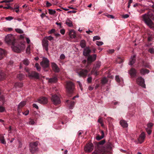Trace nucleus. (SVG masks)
I'll return each instance as SVG.
<instances>
[{"label":"nucleus","mask_w":154,"mask_h":154,"mask_svg":"<svg viewBox=\"0 0 154 154\" xmlns=\"http://www.w3.org/2000/svg\"><path fill=\"white\" fill-rule=\"evenodd\" d=\"M5 41L8 44L12 45L11 48L15 52L19 53L25 48L24 45L18 44L15 42L14 36L11 34H9L6 35Z\"/></svg>","instance_id":"1"},{"label":"nucleus","mask_w":154,"mask_h":154,"mask_svg":"<svg viewBox=\"0 0 154 154\" xmlns=\"http://www.w3.org/2000/svg\"><path fill=\"white\" fill-rule=\"evenodd\" d=\"M142 20L150 28L154 29V23L152 20H154V15L152 13H148L142 16Z\"/></svg>","instance_id":"2"},{"label":"nucleus","mask_w":154,"mask_h":154,"mask_svg":"<svg viewBox=\"0 0 154 154\" xmlns=\"http://www.w3.org/2000/svg\"><path fill=\"white\" fill-rule=\"evenodd\" d=\"M26 72L27 73L28 76L30 79L34 78L38 79L39 78V74L36 72L33 71L30 72L29 70L27 68L25 69Z\"/></svg>","instance_id":"3"},{"label":"nucleus","mask_w":154,"mask_h":154,"mask_svg":"<svg viewBox=\"0 0 154 154\" xmlns=\"http://www.w3.org/2000/svg\"><path fill=\"white\" fill-rule=\"evenodd\" d=\"M113 147V144L110 142L106 143L102 149V152L104 154H106L112 150Z\"/></svg>","instance_id":"4"},{"label":"nucleus","mask_w":154,"mask_h":154,"mask_svg":"<svg viewBox=\"0 0 154 154\" xmlns=\"http://www.w3.org/2000/svg\"><path fill=\"white\" fill-rule=\"evenodd\" d=\"M39 142L36 141L33 143H31L29 144V149L30 152L32 153H34L38 150L37 146Z\"/></svg>","instance_id":"5"},{"label":"nucleus","mask_w":154,"mask_h":154,"mask_svg":"<svg viewBox=\"0 0 154 154\" xmlns=\"http://www.w3.org/2000/svg\"><path fill=\"white\" fill-rule=\"evenodd\" d=\"M51 100L53 103L55 105L60 104L61 103L60 97L56 94H51Z\"/></svg>","instance_id":"6"},{"label":"nucleus","mask_w":154,"mask_h":154,"mask_svg":"<svg viewBox=\"0 0 154 154\" xmlns=\"http://www.w3.org/2000/svg\"><path fill=\"white\" fill-rule=\"evenodd\" d=\"M74 89V84L71 82H67L66 84V90L67 92L69 94L72 93Z\"/></svg>","instance_id":"7"},{"label":"nucleus","mask_w":154,"mask_h":154,"mask_svg":"<svg viewBox=\"0 0 154 154\" xmlns=\"http://www.w3.org/2000/svg\"><path fill=\"white\" fill-rule=\"evenodd\" d=\"M101 65V63L100 61H97L96 62V64L94 65V67L91 71V73H93L94 72V74L97 75H98L97 70L98 69Z\"/></svg>","instance_id":"8"},{"label":"nucleus","mask_w":154,"mask_h":154,"mask_svg":"<svg viewBox=\"0 0 154 154\" xmlns=\"http://www.w3.org/2000/svg\"><path fill=\"white\" fill-rule=\"evenodd\" d=\"M41 65L44 68L48 67L49 66V60L47 58L44 57L40 63Z\"/></svg>","instance_id":"9"},{"label":"nucleus","mask_w":154,"mask_h":154,"mask_svg":"<svg viewBox=\"0 0 154 154\" xmlns=\"http://www.w3.org/2000/svg\"><path fill=\"white\" fill-rule=\"evenodd\" d=\"M136 82L139 85L143 88H146L144 79L141 77H138L136 79Z\"/></svg>","instance_id":"10"},{"label":"nucleus","mask_w":154,"mask_h":154,"mask_svg":"<svg viewBox=\"0 0 154 154\" xmlns=\"http://www.w3.org/2000/svg\"><path fill=\"white\" fill-rule=\"evenodd\" d=\"M44 38L43 39L42 42V44L44 49H45L46 51H48V46L49 45L48 41L45 40Z\"/></svg>","instance_id":"11"},{"label":"nucleus","mask_w":154,"mask_h":154,"mask_svg":"<svg viewBox=\"0 0 154 154\" xmlns=\"http://www.w3.org/2000/svg\"><path fill=\"white\" fill-rule=\"evenodd\" d=\"M93 149V144L88 143L85 146L84 149L86 152H88L92 151Z\"/></svg>","instance_id":"12"},{"label":"nucleus","mask_w":154,"mask_h":154,"mask_svg":"<svg viewBox=\"0 0 154 154\" xmlns=\"http://www.w3.org/2000/svg\"><path fill=\"white\" fill-rule=\"evenodd\" d=\"M37 102L41 104H45L47 103L48 100L47 98L42 97L38 99Z\"/></svg>","instance_id":"13"},{"label":"nucleus","mask_w":154,"mask_h":154,"mask_svg":"<svg viewBox=\"0 0 154 154\" xmlns=\"http://www.w3.org/2000/svg\"><path fill=\"white\" fill-rule=\"evenodd\" d=\"M97 55L94 54L92 55L88 56V63H91V62L94 61L96 59Z\"/></svg>","instance_id":"14"},{"label":"nucleus","mask_w":154,"mask_h":154,"mask_svg":"<svg viewBox=\"0 0 154 154\" xmlns=\"http://www.w3.org/2000/svg\"><path fill=\"white\" fill-rule=\"evenodd\" d=\"M88 72V71L87 70L82 69L79 73L78 72V73L80 76L86 77L87 75Z\"/></svg>","instance_id":"15"},{"label":"nucleus","mask_w":154,"mask_h":154,"mask_svg":"<svg viewBox=\"0 0 154 154\" xmlns=\"http://www.w3.org/2000/svg\"><path fill=\"white\" fill-rule=\"evenodd\" d=\"M145 138V134L143 132H142L138 138V141L139 143H141L143 142Z\"/></svg>","instance_id":"16"},{"label":"nucleus","mask_w":154,"mask_h":154,"mask_svg":"<svg viewBox=\"0 0 154 154\" xmlns=\"http://www.w3.org/2000/svg\"><path fill=\"white\" fill-rule=\"evenodd\" d=\"M136 55L135 54L131 56L129 63V65H132L135 63L136 60Z\"/></svg>","instance_id":"17"},{"label":"nucleus","mask_w":154,"mask_h":154,"mask_svg":"<svg viewBox=\"0 0 154 154\" xmlns=\"http://www.w3.org/2000/svg\"><path fill=\"white\" fill-rule=\"evenodd\" d=\"M91 52V50L88 47L84 49L83 51V55L85 56H88Z\"/></svg>","instance_id":"18"},{"label":"nucleus","mask_w":154,"mask_h":154,"mask_svg":"<svg viewBox=\"0 0 154 154\" xmlns=\"http://www.w3.org/2000/svg\"><path fill=\"white\" fill-rule=\"evenodd\" d=\"M129 73L132 77H134L136 75L137 72L136 70L134 68H132L131 69L129 72Z\"/></svg>","instance_id":"19"},{"label":"nucleus","mask_w":154,"mask_h":154,"mask_svg":"<svg viewBox=\"0 0 154 154\" xmlns=\"http://www.w3.org/2000/svg\"><path fill=\"white\" fill-rule=\"evenodd\" d=\"M69 35L71 38H74L76 37V33L74 30L72 29L69 31Z\"/></svg>","instance_id":"20"},{"label":"nucleus","mask_w":154,"mask_h":154,"mask_svg":"<svg viewBox=\"0 0 154 154\" xmlns=\"http://www.w3.org/2000/svg\"><path fill=\"white\" fill-rule=\"evenodd\" d=\"M51 66L53 70L55 72H58L59 69L58 66L55 63H53L51 64Z\"/></svg>","instance_id":"21"},{"label":"nucleus","mask_w":154,"mask_h":154,"mask_svg":"<svg viewBox=\"0 0 154 154\" xmlns=\"http://www.w3.org/2000/svg\"><path fill=\"white\" fill-rule=\"evenodd\" d=\"M115 79L116 82L121 85L123 83V80L122 78L120 77L118 75H116Z\"/></svg>","instance_id":"22"},{"label":"nucleus","mask_w":154,"mask_h":154,"mask_svg":"<svg viewBox=\"0 0 154 154\" xmlns=\"http://www.w3.org/2000/svg\"><path fill=\"white\" fill-rule=\"evenodd\" d=\"M120 124L124 128L128 127V125L127 122L124 120H121L120 122Z\"/></svg>","instance_id":"23"},{"label":"nucleus","mask_w":154,"mask_h":154,"mask_svg":"<svg viewBox=\"0 0 154 154\" xmlns=\"http://www.w3.org/2000/svg\"><path fill=\"white\" fill-rule=\"evenodd\" d=\"M66 102L68 104V106L69 108L71 109H73L75 104V103L73 101H71L70 102L69 100H67Z\"/></svg>","instance_id":"24"},{"label":"nucleus","mask_w":154,"mask_h":154,"mask_svg":"<svg viewBox=\"0 0 154 154\" xmlns=\"http://www.w3.org/2000/svg\"><path fill=\"white\" fill-rule=\"evenodd\" d=\"M46 79H48V82L50 83H54L57 81V78L56 77H54L50 79L46 78Z\"/></svg>","instance_id":"25"},{"label":"nucleus","mask_w":154,"mask_h":154,"mask_svg":"<svg viewBox=\"0 0 154 154\" xmlns=\"http://www.w3.org/2000/svg\"><path fill=\"white\" fill-rule=\"evenodd\" d=\"M0 141L1 143L5 144L6 142L5 141L4 136L2 134L0 135Z\"/></svg>","instance_id":"26"},{"label":"nucleus","mask_w":154,"mask_h":154,"mask_svg":"<svg viewBox=\"0 0 154 154\" xmlns=\"http://www.w3.org/2000/svg\"><path fill=\"white\" fill-rule=\"evenodd\" d=\"M65 23L69 27H72L73 26L72 21L68 19L66 20Z\"/></svg>","instance_id":"27"},{"label":"nucleus","mask_w":154,"mask_h":154,"mask_svg":"<svg viewBox=\"0 0 154 154\" xmlns=\"http://www.w3.org/2000/svg\"><path fill=\"white\" fill-rule=\"evenodd\" d=\"M5 51L4 50L0 48V60L2 59L5 55Z\"/></svg>","instance_id":"28"},{"label":"nucleus","mask_w":154,"mask_h":154,"mask_svg":"<svg viewBox=\"0 0 154 154\" xmlns=\"http://www.w3.org/2000/svg\"><path fill=\"white\" fill-rule=\"evenodd\" d=\"M149 72L148 70L146 69H142L140 71V73L142 75H144L147 74Z\"/></svg>","instance_id":"29"},{"label":"nucleus","mask_w":154,"mask_h":154,"mask_svg":"<svg viewBox=\"0 0 154 154\" xmlns=\"http://www.w3.org/2000/svg\"><path fill=\"white\" fill-rule=\"evenodd\" d=\"M105 143V140H102L98 142L97 144V146L98 147H99L100 146H102V145H103Z\"/></svg>","instance_id":"30"},{"label":"nucleus","mask_w":154,"mask_h":154,"mask_svg":"<svg viewBox=\"0 0 154 154\" xmlns=\"http://www.w3.org/2000/svg\"><path fill=\"white\" fill-rule=\"evenodd\" d=\"M26 101H23L22 102H21L19 103L18 106V109H20V108L23 107L24 106H25L26 105Z\"/></svg>","instance_id":"31"},{"label":"nucleus","mask_w":154,"mask_h":154,"mask_svg":"<svg viewBox=\"0 0 154 154\" xmlns=\"http://www.w3.org/2000/svg\"><path fill=\"white\" fill-rule=\"evenodd\" d=\"M80 45L82 48H84L86 46V42L84 40H82L80 42Z\"/></svg>","instance_id":"32"},{"label":"nucleus","mask_w":154,"mask_h":154,"mask_svg":"<svg viewBox=\"0 0 154 154\" xmlns=\"http://www.w3.org/2000/svg\"><path fill=\"white\" fill-rule=\"evenodd\" d=\"M5 77V75L4 73L0 72V81L4 79Z\"/></svg>","instance_id":"33"},{"label":"nucleus","mask_w":154,"mask_h":154,"mask_svg":"<svg viewBox=\"0 0 154 154\" xmlns=\"http://www.w3.org/2000/svg\"><path fill=\"white\" fill-rule=\"evenodd\" d=\"M44 38L45 39H46L45 40H46L48 41V40L50 41H51L52 40H54V38L51 36H45Z\"/></svg>","instance_id":"34"},{"label":"nucleus","mask_w":154,"mask_h":154,"mask_svg":"<svg viewBox=\"0 0 154 154\" xmlns=\"http://www.w3.org/2000/svg\"><path fill=\"white\" fill-rule=\"evenodd\" d=\"M14 86L16 87H18L20 88L23 86V84L21 82H18L16 83L15 84Z\"/></svg>","instance_id":"35"},{"label":"nucleus","mask_w":154,"mask_h":154,"mask_svg":"<svg viewBox=\"0 0 154 154\" xmlns=\"http://www.w3.org/2000/svg\"><path fill=\"white\" fill-rule=\"evenodd\" d=\"M116 62L118 63H121L123 62V60L122 58L118 57L116 59Z\"/></svg>","instance_id":"36"},{"label":"nucleus","mask_w":154,"mask_h":154,"mask_svg":"<svg viewBox=\"0 0 154 154\" xmlns=\"http://www.w3.org/2000/svg\"><path fill=\"white\" fill-rule=\"evenodd\" d=\"M24 77V75L22 73H20L17 75V77L19 79H22Z\"/></svg>","instance_id":"37"},{"label":"nucleus","mask_w":154,"mask_h":154,"mask_svg":"<svg viewBox=\"0 0 154 154\" xmlns=\"http://www.w3.org/2000/svg\"><path fill=\"white\" fill-rule=\"evenodd\" d=\"M29 63V61L27 59H25L23 61V64L26 66L28 65Z\"/></svg>","instance_id":"38"},{"label":"nucleus","mask_w":154,"mask_h":154,"mask_svg":"<svg viewBox=\"0 0 154 154\" xmlns=\"http://www.w3.org/2000/svg\"><path fill=\"white\" fill-rule=\"evenodd\" d=\"M146 131L147 132L148 134L149 135H150L151 134L152 132V130L151 128H146Z\"/></svg>","instance_id":"39"},{"label":"nucleus","mask_w":154,"mask_h":154,"mask_svg":"<svg viewBox=\"0 0 154 154\" xmlns=\"http://www.w3.org/2000/svg\"><path fill=\"white\" fill-rule=\"evenodd\" d=\"M48 11L49 13L51 15L54 14L56 13V11L55 10H53L51 9H49Z\"/></svg>","instance_id":"40"},{"label":"nucleus","mask_w":154,"mask_h":154,"mask_svg":"<svg viewBox=\"0 0 154 154\" xmlns=\"http://www.w3.org/2000/svg\"><path fill=\"white\" fill-rule=\"evenodd\" d=\"M104 137L103 136L98 135L96 137V139L97 140H100L102 139Z\"/></svg>","instance_id":"41"},{"label":"nucleus","mask_w":154,"mask_h":154,"mask_svg":"<svg viewBox=\"0 0 154 154\" xmlns=\"http://www.w3.org/2000/svg\"><path fill=\"white\" fill-rule=\"evenodd\" d=\"M35 67L36 68L37 70L39 71L40 70L41 68L38 63H36L35 64Z\"/></svg>","instance_id":"42"},{"label":"nucleus","mask_w":154,"mask_h":154,"mask_svg":"<svg viewBox=\"0 0 154 154\" xmlns=\"http://www.w3.org/2000/svg\"><path fill=\"white\" fill-rule=\"evenodd\" d=\"M107 82V79L106 78H103L101 82L102 84H105Z\"/></svg>","instance_id":"43"},{"label":"nucleus","mask_w":154,"mask_h":154,"mask_svg":"<svg viewBox=\"0 0 154 154\" xmlns=\"http://www.w3.org/2000/svg\"><path fill=\"white\" fill-rule=\"evenodd\" d=\"M15 30L17 32L20 34L23 33V32L22 30L20 29H16Z\"/></svg>","instance_id":"44"},{"label":"nucleus","mask_w":154,"mask_h":154,"mask_svg":"<svg viewBox=\"0 0 154 154\" xmlns=\"http://www.w3.org/2000/svg\"><path fill=\"white\" fill-rule=\"evenodd\" d=\"M148 51L152 54H154V49L153 48H149L148 50Z\"/></svg>","instance_id":"45"},{"label":"nucleus","mask_w":154,"mask_h":154,"mask_svg":"<svg viewBox=\"0 0 154 154\" xmlns=\"http://www.w3.org/2000/svg\"><path fill=\"white\" fill-rule=\"evenodd\" d=\"M100 37L98 36H96L94 37L93 38V41H94L96 40H100Z\"/></svg>","instance_id":"46"},{"label":"nucleus","mask_w":154,"mask_h":154,"mask_svg":"<svg viewBox=\"0 0 154 154\" xmlns=\"http://www.w3.org/2000/svg\"><path fill=\"white\" fill-rule=\"evenodd\" d=\"M96 44L98 46H99L103 45V43L102 42L97 41Z\"/></svg>","instance_id":"47"},{"label":"nucleus","mask_w":154,"mask_h":154,"mask_svg":"<svg viewBox=\"0 0 154 154\" xmlns=\"http://www.w3.org/2000/svg\"><path fill=\"white\" fill-rule=\"evenodd\" d=\"M30 45H29L27 47V48L26 49V51L27 53L28 54H29L30 53Z\"/></svg>","instance_id":"48"},{"label":"nucleus","mask_w":154,"mask_h":154,"mask_svg":"<svg viewBox=\"0 0 154 154\" xmlns=\"http://www.w3.org/2000/svg\"><path fill=\"white\" fill-rule=\"evenodd\" d=\"M153 124L152 123H149L147 124V128H151L153 126Z\"/></svg>","instance_id":"49"},{"label":"nucleus","mask_w":154,"mask_h":154,"mask_svg":"<svg viewBox=\"0 0 154 154\" xmlns=\"http://www.w3.org/2000/svg\"><path fill=\"white\" fill-rule=\"evenodd\" d=\"M55 30L54 29H52L51 30L48 32V33L49 34H51L54 33Z\"/></svg>","instance_id":"50"},{"label":"nucleus","mask_w":154,"mask_h":154,"mask_svg":"<svg viewBox=\"0 0 154 154\" xmlns=\"http://www.w3.org/2000/svg\"><path fill=\"white\" fill-rule=\"evenodd\" d=\"M46 6L47 7H48L52 5L51 4L49 3L48 1H46Z\"/></svg>","instance_id":"51"},{"label":"nucleus","mask_w":154,"mask_h":154,"mask_svg":"<svg viewBox=\"0 0 154 154\" xmlns=\"http://www.w3.org/2000/svg\"><path fill=\"white\" fill-rule=\"evenodd\" d=\"M92 78L91 77H88L87 79V81L88 83H91L92 82Z\"/></svg>","instance_id":"52"},{"label":"nucleus","mask_w":154,"mask_h":154,"mask_svg":"<svg viewBox=\"0 0 154 154\" xmlns=\"http://www.w3.org/2000/svg\"><path fill=\"white\" fill-rule=\"evenodd\" d=\"M35 123L34 121L32 119H30L29 122V125H33Z\"/></svg>","instance_id":"53"},{"label":"nucleus","mask_w":154,"mask_h":154,"mask_svg":"<svg viewBox=\"0 0 154 154\" xmlns=\"http://www.w3.org/2000/svg\"><path fill=\"white\" fill-rule=\"evenodd\" d=\"M13 18L9 16L8 17H6L5 18V19L7 20L10 21L12 19H13Z\"/></svg>","instance_id":"54"},{"label":"nucleus","mask_w":154,"mask_h":154,"mask_svg":"<svg viewBox=\"0 0 154 154\" xmlns=\"http://www.w3.org/2000/svg\"><path fill=\"white\" fill-rule=\"evenodd\" d=\"M106 16H107L108 18H109L111 19H114V17L112 15L107 14L106 15Z\"/></svg>","instance_id":"55"},{"label":"nucleus","mask_w":154,"mask_h":154,"mask_svg":"<svg viewBox=\"0 0 154 154\" xmlns=\"http://www.w3.org/2000/svg\"><path fill=\"white\" fill-rule=\"evenodd\" d=\"M97 122L100 124L103 122V120L101 117H100L99 118Z\"/></svg>","instance_id":"56"},{"label":"nucleus","mask_w":154,"mask_h":154,"mask_svg":"<svg viewBox=\"0 0 154 154\" xmlns=\"http://www.w3.org/2000/svg\"><path fill=\"white\" fill-rule=\"evenodd\" d=\"M129 15L128 14H125L122 15V17L124 18H127L128 17Z\"/></svg>","instance_id":"57"},{"label":"nucleus","mask_w":154,"mask_h":154,"mask_svg":"<svg viewBox=\"0 0 154 154\" xmlns=\"http://www.w3.org/2000/svg\"><path fill=\"white\" fill-rule=\"evenodd\" d=\"M5 110V108L2 106H0V112H2L4 111Z\"/></svg>","instance_id":"58"},{"label":"nucleus","mask_w":154,"mask_h":154,"mask_svg":"<svg viewBox=\"0 0 154 154\" xmlns=\"http://www.w3.org/2000/svg\"><path fill=\"white\" fill-rule=\"evenodd\" d=\"M65 58V56L64 54H62L60 56V58L62 60L64 59Z\"/></svg>","instance_id":"59"},{"label":"nucleus","mask_w":154,"mask_h":154,"mask_svg":"<svg viewBox=\"0 0 154 154\" xmlns=\"http://www.w3.org/2000/svg\"><path fill=\"white\" fill-rule=\"evenodd\" d=\"M25 39L26 40L27 43L28 44L30 42V40L29 39V38L28 37H26Z\"/></svg>","instance_id":"60"},{"label":"nucleus","mask_w":154,"mask_h":154,"mask_svg":"<svg viewBox=\"0 0 154 154\" xmlns=\"http://www.w3.org/2000/svg\"><path fill=\"white\" fill-rule=\"evenodd\" d=\"M7 7H3V8L4 9H9L10 8H11V7L9 5V4H7Z\"/></svg>","instance_id":"61"},{"label":"nucleus","mask_w":154,"mask_h":154,"mask_svg":"<svg viewBox=\"0 0 154 154\" xmlns=\"http://www.w3.org/2000/svg\"><path fill=\"white\" fill-rule=\"evenodd\" d=\"M33 107L34 108H35L36 109H38V106L35 103H34L32 105Z\"/></svg>","instance_id":"62"},{"label":"nucleus","mask_w":154,"mask_h":154,"mask_svg":"<svg viewBox=\"0 0 154 154\" xmlns=\"http://www.w3.org/2000/svg\"><path fill=\"white\" fill-rule=\"evenodd\" d=\"M65 32V31L64 29H62L60 30V33L63 35L64 34Z\"/></svg>","instance_id":"63"},{"label":"nucleus","mask_w":154,"mask_h":154,"mask_svg":"<svg viewBox=\"0 0 154 154\" xmlns=\"http://www.w3.org/2000/svg\"><path fill=\"white\" fill-rule=\"evenodd\" d=\"M114 51V49H110L108 51V52L110 53H113Z\"/></svg>","instance_id":"64"}]
</instances>
